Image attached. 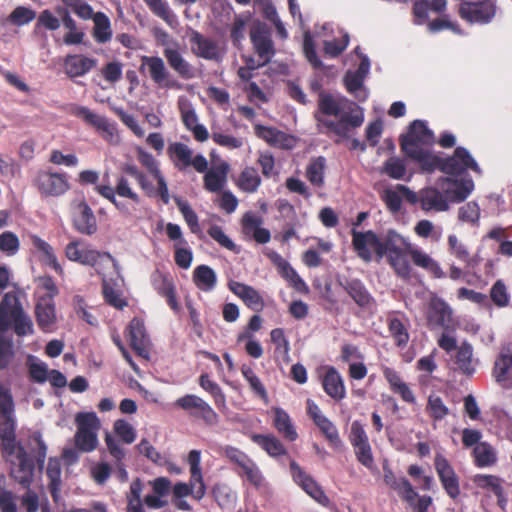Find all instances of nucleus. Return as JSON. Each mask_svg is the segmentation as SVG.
<instances>
[{"label":"nucleus","instance_id":"f257e3e1","mask_svg":"<svg viewBox=\"0 0 512 512\" xmlns=\"http://www.w3.org/2000/svg\"><path fill=\"white\" fill-rule=\"evenodd\" d=\"M319 109V123L341 139L348 138L364 121L363 110L340 95L321 94Z\"/></svg>","mask_w":512,"mask_h":512},{"label":"nucleus","instance_id":"f03ea898","mask_svg":"<svg viewBox=\"0 0 512 512\" xmlns=\"http://www.w3.org/2000/svg\"><path fill=\"white\" fill-rule=\"evenodd\" d=\"M434 142L432 131L424 122L416 120L411 124L408 133L403 136L401 148L408 157L419 163L423 170L431 172L440 163V158L430 151Z\"/></svg>","mask_w":512,"mask_h":512},{"label":"nucleus","instance_id":"7ed1b4c3","mask_svg":"<svg viewBox=\"0 0 512 512\" xmlns=\"http://www.w3.org/2000/svg\"><path fill=\"white\" fill-rule=\"evenodd\" d=\"M65 257L71 261L95 269L99 275L110 267L118 270L115 259L107 252L97 250L92 244L82 239H73L64 248Z\"/></svg>","mask_w":512,"mask_h":512},{"label":"nucleus","instance_id":"20e7f679","mask_svg":"<svg viewBox=\"0 0 512 512\" xmlns=\"http://www.w3.org/2000/svg\"><path fill=\"white\" fill-rule=\"evenodd\" d=\"M381 245V259L386 256L388 263L399 277L409 278L411 266L406 255H409V248L413 246L409 240L396 231L389 230L382 238Z\"/></svg>","mask_w":512,"mask_h":512},{"label":"nucleus","instance_id":"39448f33","mask_svg":"<svg viewBox=\"0 0 512 512\" xmlns=\"http://www.w3.org/2000/svg\"><path fill=\"white\" fill-rule=\"evenodd\" d=\"M77 427L74 435V444L77 450L83 453L94 451L98 444V432L101 421L94 412H81L75 416Z\"/></svg>","mask_w":512,"mask_h":512},{"label":"nucleus","instance_id":"423d86ee","mask_svg":"<svg viewBox=\"0 0 512 512\" xmlns=\"http://www.w3.org/2000/svg\"><path fill=\"white\" fill-rule=\"evenodd\" d=\"M33 185L43 198L60 197L70 189L67 174L52 170L39 171L33 179Z\"/></svg>","mask_w":512,"mask_h":512},{"label":"nucleus","instance_id":"0eeeda50","mask_svg":"<svg viewBox=\"0 0 512 512\" xmlns=\"http://www.w3.org/2000/svg\"><path fill=\"white\" fill-rule=\"evenodd\" d=\"M381 240L373 231L352 230V245L358 257L364 262L381 261Z\"/></svg>","mask_w":512,"mask_h":512},{"label":"nucleus","instance_id":"6e6552de","mask_svg":"<svg viewBox=\"0 0 512 512\" xmlns=\"http://www.w3.org/2000/svg\"><path fill=\"white\" fill-rule=\"evenodd\" d=\"M497 11L496 0H466L459 12L470 23L485 24L490 22Z\"/></svg>","mask_w":512,"mask_h":512},{"label":"nucleus","instance_id":"1a4fd4ad","mask_svg":"<svg viewBox=\"0 0 512 512\" xmlns=\"http://www.w3.org/2000/svg\"><path fill=\"white\" fill-rule=\"evenodd\" d=\"M168 154L179 170H185L190 166H193L199 173L207 170L208 162L206 158L200 154L193 156V151L186 144L180 142L170 144Z\"/></svg>","mask_w":512,"mask_h":512},{"label":"nucleus","instance_id":"9d476101","mask_svg":"<svg viewBox=\"0 0 512 512\" xmlns=\"http://www.w3.org/2000/svg\"><path fill=\"white\" fill-rule=\"evenodd\" d=\"M10 463L11 476L23 486H29L33 479L34 463L22 447L12 454L2 455Z\"/></svg>","mask_w":512,"mask_h":512},{"label":"nucleus","instance_id":"9b49d317","mask_svg":"<svg viewBox=\"0 0 512 512\" xmlns=\"http://www.w3.org/2000/svg\"><path fill=\"white\" fill-rule=\"evenodd\" d=\"M436 169L450 175H458L471 169L477 174H481V169L471 154L463 147L456 148L452 157L445 160L440 159Z\"/></svg>","mask_w":512,"mask_h":512},{"label":"nucleus","instance_id":"f8f14e48","mask_svg":"<svg viewBox=\"0 0 512 512\" xmlns=\"http://www.w3.org/2000/svg\"><path fill=\"white\" fill-rule=\"evenodd\" d=\"M436 184L445 193L449 203L465 201L475 188L471 178L456 179L452 177H441L437 180Z\"/></svg>","mask_w":512,"mask_h":512},{"label":"nucleus","instance_id":"ddd939ff","mask_svg":"<svg viewBox=\"0 0 512 512\" xmlns=\"http://www.w3.org/2000/svg\"><path fill=\"white\" fill-rule=\"evenodd\" d=\"M370 70V61L366 56L361 57V63L356 71H348L344 77L346 89L358 101L368 98V91L363 82Z\"/></svg>","mask_w":512,"mask_h":512},{"label":"nucleus","instance_id":"4468645a","mask_svg":"<svg viewBox=\"0 0 512 512\" xmlns=\"http://www.w3.org/2000/svg\"><path fill=\"white\" fill-rule=\"evenodd\" d=\"M492 375L503 388H512V342L502 346L495 360Z\"/></svg>","mask_w":512,"mask_h":512},{"label":"nucleus","instance_id":"2eb2a0df","mask_svg":"<svg viewBox=\"0 0 512 512\" xmlns=\"http://www.w3.org/2000/svg\"><path fill=\"white\" fill-rule=\"evenodd\" d=\"M421 209L426 212H446L450 209V203L445 193L437 187H426L417 194Z\"/></svg>","mask_w":512,"mask_h":512},{"label":"nucleus","instance_id":"dca6fc26","mask_svg":"<svg viewBox=\"0 0 512 512\" xmlns=\"http://www.w3.org/2000/svg\"><path fill=\"white\" fill-rule=\"evenodd\" d=\"M140 72H147L154 83L160 87L170 88L174 82L169 80V72L164 60L158 56H142Z\"/></svg>","mask_w":512,"mask_h":512},{"label":"nucleus","instance_id":"f3484780","mask_svg":"<svg viewBox=\"0 0 512 512\" xmlns=\"http://www.w3.org/2000/svg\"><path fill=\"white\" fill-rule=\"evenodd\" d=\"M189 39L192 52L200 58L219 60L225 53L224 47L214 40L202 36L197 31H192Z\"/></svg>","mask_w":512,"mask_h":512},{"label":"nucleus","instance_id":"a211bd4d","mask_svg":"<svg viewBox=\"0 0 512 512\" xmlns=\"http://www.w3.org/2000/svg\"><path fill=\"white\" fill-rule=\"evenodd\" d=\"M293 480L316 502L323 506L329 505V499L321 487L307 475L296 462L290 464Z\"/></svg>","mask_w":512,"mask_h":512},{"label":"nucleus","instance_id":"6ab92c4d","mask_svg":"<svg viewBox=\"0 0 512 512\" xmlns=\"http://www.w3.org/2000/svg\"><path fill=\"white\" fill-rule=\"evenodd\" d=\"M269 259L277 267L279 274L288 282V284L294 288L297 292L306 294L309 292L307 284L298 275L295 269L277 252H270L268 254Z\"/></svg>","mask_w":512,"mask_h":512},{"label":"nucleus","instance_id":"aec40b11","mask_svg":"<svg viewBox=\"0 0 512 512\" xmlns=\"http://www.w3.org/2000/svg\"><path fill=\"white\" fill-rule=\"evenodd\" d=\"M22 312L17 296L14 293H6L0 302V334L7 331Z\"/></svg>","mask_w":512,"mask_h":512},{"label":"nucleus","instance_id":"412c9836","mask_svg":"<svg viewBox=\"0 0 512 512\" xmlns=\"http://www.w3.org/2000/svg\"><path fill=\"white\" fill-rule=\"evenodd\" d=\"M163 46V54L170 67L183 78L190 79L194 77V69L181 55L178 42L163 43Z\"/></svg>","mask_w":512,"mask_h":512},{"label":"nucleus","instance_id":"4be33fe9","mask_svg":"<svg viewBox=\"0 0 512 512\" xmlns=\"http://www.w3.org/2000/svg\"><path fill=\"white\" fill-rule=\"evenodd\" d=\"M435 468L446 492L450 497L456 498L460 490L458 478L452 466L442 455H436Z\"/></svg>","mask_w":512,"mask_h":512},{"label":"nucleus","instance_id":"5701e85b","mask_svg":"<svg viewBox=\"0 0 512 512\" xmlns=\"http://www.w3.org/2000/svg\"><path fill=\"white\" fill-rule=\"evenodd\" d=\"M16 416L0 418V444L2 455L12 454L22 448L16 441Z\"/></svg>","mask_w":512,"mask_h":512},{"label":"nucleus","instance_id":"b1692460","mask_svg":"<svg viewBox=\"0 0 512 512\" xmlns=\"http://www.w3.org/2000/svg\"><path fill=\"white\" fill-rule=\"evenodd\" d=\"M30 241L36 250L39 260L52 268L59 275L64 274L62 265L59 263L53 247L37 235H31Z\"/></svg>","mask_w":512,"mask_h":512},{"label":"nucleus","instance_id":"393cba45","mask_svg":"<svg viewBox=\"0 0 512 512\" xmlns=\"http://www.w3.org/2000/svg\"><path fill=\"white\" fill-rule=\"evenodd\" d=\"M127 337L133 350L142 357H148L147 346L149 339L144 323L140 319H133L127 328Z\"/></svg>","mask_w":512,"mask_h":512},{"label":"nucleus","instance_id":"a878e982","mask_svg":"<svg viewBox=\"0 0 512 512\" xmlns=\"http://www.w3.org/2000/svg\"><path fill=\"white\" fill-rule=\"evenodd\" d=\"M409 256L412 260V262L417 266L424 270H426L428 273H430L435 278H444L445 273L442 270L440 264L432 258L428 253H426L424 250L412 246L409 248Z\"/></svg>","mask_w":512,"mask_h":512},{"label":"nucleus","instance_id":"bb28decb","mask_svg":"<svg viewBox=\"0 0 512 512\" xmlns=\"http://www.w3.org/2000/svg\"><path fill=\"white\" fill-rule=\"evenodd\" d=\"M251 40L257 55L269 62L274 55V48L269 34L262 24H257L252 28Z\"/></svg>","mask_w":512,"mask_h":512},{"label":"nucleus","instance_id":"cd10ccee","mask_svg":"<svg viewBox=\"0 0 512 512\" xmlns=\"http://www.w3.org/2000/svg\"><path fill=\"white\" fill-rule=\"evenodd\" d=\"M453 311L451 307L440 298H433L429 304L428 319L430 323L448 328L452 323Z\"/></svg>","mask_w":512,"mask_h":512},{"label":"nucleus","instance_id":"c85d7f7f","mask_svg":"<svg viewBox=\"0 0 512 512\" xmlns=\"http://www.w3.org/2000/svg\"><path fill=\"white\" fill-rule=\"evenodd\" d=\"M35 316L38 326L45 332H52L56 327V311L53 301H37Z\"/></svg>","mask_w":512,"mask_h":512},{"label":"nucleus","instance_id":"c756f323","mask_svg":"<svg viewBox=\"0 0 512 512\" xmlns=\"http://www.w3.org/2000/svg\"><path fill=\"white\" fill-rule=\"evenodd\" d=\"M383 200L392 212H398L401 209L402 199L405 198L411 204L418 201L417 193L411 191L404 185H397L393 190H386L383 193Z\"/></svg>","mask_w":512,"mask_h":512},{"label":"nucleus","instance_id":"7c9ffc66","mask_svg":"<svg viewBox=\"0 0 512 512\" xmlns=\"http://www.w3.org/2000/svg\"><path fill=\"white\" fill-rule=\"evenodd\" d=\"M228 286L251 309L260 310L263 308L264 301L259 292L253 287L237 281H230Z\"/></svg>","mask_w":512,"mask_h":512},{"label":"nucleus","instance_id":"2f4dec72","mask_svg":"<svg viewBox=\"0 0 512 512\" xmlns=\"http://www.w3.org/2000/svg\"><path fill=\"white\" fill-rule=\"evenodd\" d=\"M322 385L324 391L335 400H342L346 396L343 378L334 367H327Z\"/></svg>","mask_w":512,"mask_h":512},{"label":"nucleus","instance_id":"473e14b6","mask_svg":"<svg viewBox=\"0 0 512 512\" xmlns=\"http://www.w3.org/2000/svg\"><path fill=\"white\" fill-rule=\"evenodd\" d=\"M76 229L86 235H92L97 230L96 218L92 209L86 202H80L77 206V213L75 216Z\"/></svg>","mask_w":512,"mask_h":512},{"label":"nucleus","instance_id":"72a5a7b5","mask_svg":"<svg viewBox=\"0 0 512 512\" xmlns=\"http://www.w3.org/2000/svg\"><path fill=\"white\" fill-rule=\"evenodd\" d=\"M229 165L225 162L208 170L204 176V187L209 192H219L227 182Z\"/></svg>","mask_w":512,"mask_h":512},{"label":"nucleus","instance_id":"f704fd0d","mask_svg":"<svg viewBox=\"0 0 512 512\" xmlns=\"http://www.w3.org/2000/svg\"><path fill=\"white\" fill-rule=\"evenodd\" d=\"M65 71L70 77H79L88 73L96 66V60L82 56H68L65 60Z\"/></svg>","mask_w":512,"mask_h":512},{"label":"nucleus","instance_id":"c9c22d12","mask_svg":"<svg viewBox=\"0 0 512 512\" xmlns=\"http://www.w3.org/2000/svg\"><path fill=\"white\" fill-rule=\"evenodd\" d=\"M383 374L393 392L399 394L408 403L415 402V396L408 385L402 381L398 373L389 367L383 368Z\"/></svg>","mask_w":512,"mask_h":512},{"label":"nucleus","instance_id":"e433bc0d","mask_svg":"<svg viewBox=\"0 0 512 512\" xmlns=\"http://www.w3.org/2000/svg\"><path fill=\"white\" fill-rule=\"evenodd\" d=\"M455 363L465 375H472L476 371L478 361L473 358V347L469 343H462L457 350Z\"/></svg>","mask_w":512,"mask_h":512},{"label":"nucleus","instance_id":"4c0bfd02","mask_svg":"<svg viewBox=\"0 0 512 512\" xmlns=\"http://www.w3.org/2000/svg\"><path fill=\"white\" fill-rule=\"evenodd\" d=\"M273 423L277 431L283 435L284 438L289 441L297 439L298 434L294 428L291 419L286 411L282 408L275 407L272 409Z\"/></svg>","mask_w":512,"mask_h":512},{"label":"nucleus","instance_id":"58836bf2","mask_svg":"<svg viewBox=\"0 0 512 512\" xmlns=\"http://www.w3.org/2000/svg\"><path fill=\"white\" fill-rule=\"evenodd\" d=\"M473 482L478 488L497 496L499 505L501 507L504 506L505 499L503 497L501 480L497 476L477 474L473 477Z\"/></svg>","mask_w":512,"mask_h":512},{"label":"nucleus","instance_id":"ea45409f","mask_svg":"<svg viewBox=\"0 0 512 512\" xmlns=\"http://www.w3.org/2000/svg\"><path fill=\"white\" fill-rule=\"evenodd\" d=\"M447 240L449 252L464 262L468 268H474L478 264V260L470 256L467 246L456 235H449Z\"/></svg>","mask_w":512,"mask_h":512},{"label":"nucleus","instance_id":"a19ab883","mask_svg":"<svg viewBox=\"0 0 512 512\" xmlns=\"http://www.w3.org/2000/svg\"><path fill=\"white\" fill-rule=\"evenodd\" d=\"M251 440L265 450L271 457L286 454L283 444L275 436L267 434H253Z\"/></svg>","mask_w":512,"mask_h":512},{"label":"nucleus","instance_id":"79ce46f5","mask_svg":"<svg viewBox=\"0 0 512 512\" xmlns=\"http://www.w3.org/2000/svg\"><path fill=\"white\" fill-rule=\"evenodd\" d=\"M195 285L202 291H211L217 282L216 273L207 265H200L193 272Z\"/></svg>","mask_w":512,"mask_h":512},{"label":"nucleus","instance_id":"37998d69","mask_svg":"<svg viewBox=\"0 0 512 512\" xmlns=\"http://www.w3.org/2000/svg\"><path fill=\"white\" fill-rule=\"evenodd\" d=\"M94 22L93 37L98 43H106L112 38V28L109 18L102 12L92 17Z\"/></svg>","mask_w":512,"mask_h":512},{"label":"nucleus","instance_id":"c03bdc74","mask_svg":"<svg viewBox=\"0 0 512 512\" xmlns=\"http://www.w3.org/2000/svg\"><path fill=\"white\" fill-rule=\"evenodd\" d=\"M238 474L244 477L256 489H262L267 486L263 473L252 459L239 469Z\"/></svg>","mask_w":512,"mask_h":512},{"label":"nucleus","instance_id":"a18cd8bd","mask_svg":"<svg viewBox=\"0 0 512 512\" xmlns=\"http://www.w3.org/2000/svg\"><path fill=\"white\" fill-rule=\"evenodd\" d=\"M206 492V488L203 481L200 483H194L192 477H190V483L178 482L173 487V495L176 498H184L192 495L195 499L200 500Z\"/></svg>","mask_w":512,"mask_h":512},{"label":"nucleus","instance_id":"49530a36","mask_svg":"<svg viewBox=\"0 0 512 512\" xmlns=\"http://www.w3.org/2000/svg\"><path fill=\"white\" fill-rule=\"evenodd\" d=\"M37 301L50 300L58 294V288L49 276H41L36 279V291Z\"/></svg>","mask_w":512,"mask_h":512},{"label":"nucleus","instance_id":"de8ad7c7","mask_svg":"<svg viewBox=\"0 0 512 512\" xmlns=\"http://www.w3.org/2000/svg\"><path fill=\"white\" fill-rule=\"evenodd\" d=\"M261 184V178L256 169L252 167L245 168L238 179V187L248 193L255 192Z\"/></svg>","mask_w":512,"mask_h":512},{"label":"nucleus","instance_id":"09e8293b","mask_svg":"<svg viewBox=\"0 0 512 512\" xmlns=\"http://www.w3.org/2000/svg\"><path fill=\"white\" fill-rule=\"evenodd\" d=\"M346 291L361 307H370L373 303V298L360 281L349 282Z\"/></svg>","mask_w":512,"mask_h":512},{"label":"nucleus","instance_id":"8fccbe9b","mask_svg":"<svg viewBox=\"0 0 512 512\" xmlns=\"http://www.w3.org/2000/svg\"><path fill=\"white\" fill-rule=\"evenodd\" d=\"M325 159L318 157L313 159L306 168V177L309 182L317 187L324 184Z\"/></svg>","mask_w":512,"mask_h":512},{"label":"nucleus","instance_id":"3c124183","mask_svg":"<svg viewBox=\"0 0 512 512\" xmlns=\"http://www.w3.org/2000/svg\"><path fill=\"white\" fill-rule=\"evenodd\" d=\"M474 458L479 467H486L496 462V453L490 444L480 442L474 448Z\"/></svg>","mask_w":512,"mask_h":512},{"label":"nucleus","instance_id":"603ef678","mask_svg":"<svg viewBox=\"0 0 512 512\" xmlns=\"http://www.w3.org/2000/svg\"><path fill=\"white\" fill-rule=\"evenodd\" d=\"M96 130L109 144L115 146L121 144L122 137L117 125L113 122H110L106 117L103 118L99 126H97Z\"/></svg>","mask_w":512,"mask_h":512},{"label":"nucleus","instance_id":"864d4df0","mask_svg":"<svg viewBox=\"0 0 512 512\" xmlns=\"http://www.w3.org/2000/svg\"><path fill=\"white\" fill-rule=\"evenodd\" d=\"M114 112L120 118L122 123L137 137L144 138L146 131L139 120L132 114L126 112L122 108H115Z\"/></svg>","mask_w":512,"mask_h":512},{"label":"nucleus","instance_id":"5fc2aeb1","mask_svg":"<svg viewBox=\"0 0 512 512\" xmlns=\"http://www.w3.org/2000/svg\"><path fill=\"white\" fill-rule=\"evenodd\" d=\"M427 413L434 421H440L449 414L448 407L444 404L440 396L431 394L428 397Z\"/></svg>","mask_w":512,"mask_h":512},{"label":"nucleus","instance_id":"6e6d98bb","mask_svg":"<svg viewBox=\"0 0 512 512\" xmlns=\"http://www.w3.org/2000/svg\"><path fill=\"white\" fill-rule=\"evenodd\" d=\"M200 386L209 392L214 398L215 404L218 408L226 407V398L219 385L213 382L207 374H203L199 379Z\"/></svg>","mask_w":512,"mask_h":512},{"label":"nucleus","instance_id":"4d7b16f0","mask_svg":"<svg viewBox=\"0 0 512 512\" xmlns=\"http://www.w3.org/2000/svg\"><path fill=\"white\" fill-rule=\"evenodd\" d=\"M47 476L50 479V491L54 499L57 498L61 484V462L57 458H50L47 466Z\"/></svg>","mask_w":512,"mask_h":512},{"label":"nucleus","instance_id":"13d9d810","mask_svg":"<svg viewBox=\"0 0 512 512\" xmlns=\"http://www.w3.org/2000/svg\"><path fill=\"white\" fill-rule=\"evenodd\" d=\"M28 370L30 377L38 382L44 383L48 378V366L43 361L34 356H29L27 360Z\"/></svg>","mask_w":512,"mask_h":512},{"label":"nucleus","instance_id":"bf43d9fd","mask_svg":"<svg viewBox=\"0 0 512 512\" xmlns=\"http://www.w3.org/2000/svg\"><path fill=\"white\" fill-rule=\"evenodd\" d=\"M178 107L182 121L187 129L198 124V117L192 103L184 96L179 97Z\"/></svg>","mask_w":512,"mask_h":512},{"label":"nucleus","instance_id":"052dcab7","mask_svg":"<svg viewBox=\"0 0 512 512\" xmlns=\"http://www.w3.org/2000/svg\"><path fill=\"white\" fill-rule=\"evenodd\" d=\"M15 416V404L10 389L0 383V418Z\"/></svg>","mask_w":512,"mask_h":512},{"label":"nucleus","instance_id":"680f3d73","mask_svg":"<svg viewBox=\"0 0 512 512\" xmlns=\"http://www.w3.org/2000/svg\"><path fill=\"white\" fill-rule=\"evenodd\" d=\"M490 297L498 307H506L510 302V295L502 280H497L490 289Z\"/></svg>","mask_w":512,"mask_h":512},{"label":"nucleus","instance_id":"e2e57ef3","mask_svg":"<svg viewBox=\"0 0 512 512\" xmlns=\"http://www.w3.org/2000/svg\"><path fill=\"white\" fill-rule=\"evenodd\" d=\"M71 114L77 118L83 120L86 124L94 127L95 129L99 126L104 116L96 114L85 106H73L70 110Z\"/></svg>","mask_w":512,"mask_h":512},{"label":"nucleus","instance_id":"0e129e2a","mask_svg":"<svg viewBox=\"0 0 512 512\" xmlns=\"http://www.w3.org/2000/svg\"><path fill=\"white\" fill-rule=\"evenodd\" d=\"M113 429L115 434L126 444H131L136 439L135 428L126 420H116Z\"/></svg>","mask_w":512,"mask_h":512},{"label":"nucleus","instance_id":"69168bd1","mask_svg":"<svg viewBox=\"0 0 512 512\" xmlns=\"http://www.w3.org/2000/svg\"><path fill=\"white\" fill-rule=\"evenodd\" d=\"M101 75L106 82L115 84L122 78L123 64L117 60L108 62L101 69Z\"/></svg>","mask_w":512,"mask_h":512},{"label":"nucleus","instance_id":"338daca9","mask_svg":"<svg viewBox=\"0 0 512 512\" xmlns=\"http://www.w3.org/2000/svg\"><path fill=\"white\" fill-rule=\"evenodd\" d=\"M20 248V241L16 234L6 231L0 234V251L7 256L15 255Z\"/></svg>","mask_w":512,"mask_h":512},{"label":"nucleus","instance_id":"774afa93","mask_svg":"<svg viewBox=\"0 0 512 512\" xmlns=\"http://www.w3.org/2000/svg\"><path fill=\"white\" fill-rule=\"evenodd\" d=\"M389 331L398 346H405L409 341L406 326L397 318L389 320Z\"/></svg>","mask_w":512,"mask_h":512}]
</instances>
